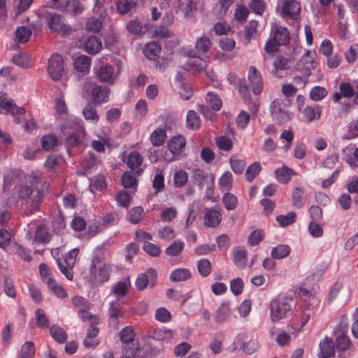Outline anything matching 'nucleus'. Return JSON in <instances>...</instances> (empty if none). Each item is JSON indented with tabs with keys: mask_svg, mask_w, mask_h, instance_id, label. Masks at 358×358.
Masks as SVG:
<instances>
[{
	"mask_svg": "<svg viewBox=\"0 0 358 358\" xmlns=\"http://www.w3.org/2000/svg\"><path fill=\"white\" fill-rule=\"evenodd\" d=\"M41 179L36 175H29L25 180L20 183L16 187L17 196L20 200L31 201V206L25 210L24 214L31 215L34 212L38 210L43 201L44 192L40 188Z\"/></svg>",
	"mask_w": 358,
	"mask_h": 358,
	"instance_id": "f257e3e1",
	"label": "nucleus"
},
{
	"mask_svg": "<svg viewBox=\"0 0 358 358\" xmlns=\"http://www.w3.org/2000/svg\"><path fill=\"white\" fill-rule=\"evenodd\" d=\"M295 308L292 296H278L270 301V317L273 322L290 317Z\"/></svg>",
	"mask_w": 358,
	"mask_h": 358,
	"instance_id": "f03ea898",
	"label": "nucleus"
},
{
	"mask_svg": "<svg viewBox=\"0 0 358 358\" xmlns=\"http://www.w3.org/2000/svg\"><path fill=\"white\" fill-rule=\"evenodd\" d=\"M248 79L250 82V86L249 87L245 84V80L240 81V93L244 96H246L249 92V88L250 87L255 95L259 94L263 90L264 83L261 73L255 66L250 67L248 73Z\"/></svg>",
	"mask_w": 358,
	"mask_h": 358,
	"instance_id": "7ed1b4c3",
	"label": "nucleus"
},
{
	"mask_svg": "<svg viewBox=\"0 0 358 358\" xmlns=\"http://www.w3.org/2000/svg\"><path fill=\"white\" fill-rule=\"evenodd\" d=\"M123 343V350L126 354L136 355L138 350V343L135 341V332L131 327H124L120 333Z\"/></svg>",
	"mask_w": 358,
	"mask_h": 358,
	"instance_id": "20e7f679",
	"label": "nucleus"
},
{
	"mask_svg": "<svg viewBox=\"0 0 358 358\" xmlns=\"http://www.w3.org/2000/svg\"><path fill=\"white\" fill-rule=\"evenodd\" d=\"M47 71L49 76L54 81L61 80L65 73L62 57L59 54H53L48 60Z\"/></svg>",
	"mask_w": 358,
	"mask_h": 358,
	"instance_id": "39448f33",
	"label": "nucleus"
},
{
	"mask_svg": "<svg viewBox=\"0 0 358 358\" xmlns=\"http://www.w3.org/2000/svg\"><path fill=\"white\" fill-rule=\"evenodd\" d=\"M271 112L273 118L281 124L288 122L292 118V113L281 99H275L272 101Z\"/></svg>",
	"mask_w": 358,
	"mask_h": 358,
	"instance_id": "423d86ee",
	"label": "nucleus"
},
{
	"mask_svg": "<svg viewBox=\"0 0 358 358\" xmlns=\"http://www.w3.org/2000/svg\"><path fill=\"white\" fill-rule=\"evenodd\" d=\"M90 279L92 284L97 285L108 281L110 275L111 269L108 265H102L96 268L95 261L93 260L90 266Z\"/></svg>",
	"mask_w": 358,
	"mask_h": 358,
	"instance_id": "0eeeda50",
	"label": "nucleus"
},
{
	"mask_svg": "<svg viewBox=\"0 0 358 358\" xmlns=\"http://www.w3.org/2000/svg\"><path fill=\"white\" fill-rule=\"evenodd\" d=\"M280 15L285 19L297 20L301 12V6L296 0H278Z\"/></svg>",
	"mask_w": 358,
	"mask_h": 358,
	"instance_id": "6e6552de",
	"label": "nucleus"
},
{
	"mask_svg": "<svg viewBox=\"0 0 358 358\" xmlns=\"http://www.w3.org/2000/svg\"><path fill=\"white\" fill-rule=\"evenodd\" d=\"M45 20L50 29L62 35L70 34L71 29L64 23L62 17L56 13H50L45 15Z\"/></svg>",
	"mask_w": 358,
	"mask_h": 358,
	"instance_id": "1a4fd4ad",
	"label": "nucleus"
},
{
	"mask_svg": "<svg viewBox=\"0 0 358 358\" xmlns=\"http://www.w3.org/2000/svg\"><path fill=\"white\" fill-rule=\"evenodd\" d=\"M78 249L74 248L66 254L64 259L66 266H64L59 259L57 260V264L59 270L69 280H73V273L72 271V268L75 265L76 257L78 254Z\"/></svg>",
	"mask_w": 358,
	"mask_h": 358,
	"instance_id": "9d476101",
	"label": "nucleus"
},
{
	"mask_svg": "<svg viewBox=\"0 0 358 358\" xmlns=\"http://www.w3.org/2000/svg\"><path fill=\"white\" fill-rule=\"evenodd\" d=\"M317 53L315 50H306L298 64V69L302 72L304 76L310 75L311 71L316 68L315 61Z\"/></svg>",
	"mask_w": 358,
	"mask_h": 358,
	"instance_id": "9b49d317",
	"label": "nucleus"
},
{
	"mask_svg": "<svg viewBox=\"0 0 358 358\" xmlns=\"http://www.w3.org/2000/svg\"><path fill=\"white\" fill-rule=\"evenodd\" d=\"M110 89L103 85H95L91 90L90 96L92 103L101 105L109 100Z\"/></svg>",
	"mask_w": 358,
	"mask_h": 358,
	"instance_id": "f8f14e48",
	"label": "nucleus"
},
{
	"mask_svg": "<svg viewBox=\"0 0 358 358\" xmlns=\"http://www.w3.org/2000/svg\"><path fill=\"white\" fill-rule=\"evenodd\" d=\"M156 278V271L152 268L148 269L145 273L140 274L137 278L136 288L142 291L148 286L152 287L155 285Z\"/></svg>",
	"mask_w": 358,
	"mask_h": 358,
	"instance_id": "ddd939ff",
	"label": "nucleus"
},
{
	"mask_svg": "<svg viewBox=\"0 0 358 358\" xmlns=\"http://www.w3.org/2000/svg\"><path fill=\"white\" fill-rule=\"evenodd\" d=\"M96 78L101 83L113 85L116 79L114 68L110 64H103L96 71Z\"/></svg>",
	"mask_w": 358,
	"mask_h": 358,
	"instance_id": "4468645a",
	"label": "nucleus"
},
{
	"mask_svg": "<svg viewBox=\"0 0 358 358\" xmlns=\"http://www.w3.org/2000/svg\"><path fill=\"white\" fill-rule=\"evenodd\" d=\"M290 59L282 55H278L273 63L271 69L270 70L271 74L277 78H281L282 76L280 74L281 71L287 70L289 68Z\"/></svg>",
	"mask_w": 358,
	"mask_h": 358,
	"instance_id": "2eb2a0df",
	"label": "nucleus"
},
{
	"mask_svg": "<svg viewBox=\"0 0 358 358\" xmlns=\"http://www.w3.org/2000/svg\"><path fill=\"white\" fill-rule=\"evenodd\" d=\"M0 107L13 115L24 114L25 113L24 108L17 106L10 99L7 97V94L4 92L0 93Z\"/></svg>",
	"mask_w": 358,
	"mask_h": 358,
	"instance_id": "dca6fc26",
	"label": "nucleus"
},
{
	"mask_svg": "<svg viewBox=\"0 0 358 358\" xmlns=\"http://www.w3.org/2000/svg\"><path fill=\"white\" fill-rule=\"evenodd\" d=\"M319 358H330L335 355V346L332 338L326 336L319 344Z\"/></svg>",
	"mask_w": 358,
	"mask_h": 358,
	"instance_id": "f3484780",
	"label": "nucleus"
},
{
	"mask_svg": "<svg viewBox=\"0 0 358 358\" xmlns=\"http://www.w3.org/2000/svg\"><path fill=\"white\" fill-rule=\"evenodd\" d=\"M204 223L206 226L215 228L220 225L222 220V215L218 210L208 209L203 217Z\"/></svg>",
	"mask_w": 358,
	"mask_h": 358,
	"instance_id": "a211bd4d",
	"label": "nucleus"
},
{
	"mask_svg": "<svg viewBox=\"0 0 358 358\" xmlns=\"http://www.w3.org/2000/svg\"><path fill=\"white\" fill-rule=\"evenodd\" d=\"M336 349L338 352V358H345L342 353L351 346V341L347 334H338L335 338Z\"/></svg>",
	"mask_w": 358,
	"mask_h": 358,
	"instance_id": "6ab92c4d",
	"label": "nucleus"
},
{
	"mask_svg": "<svg viewBox=\"0 0 358 358\" xmlns=\"http://www.w3.org/2000/svg\"><path fill=\"white\" fill-rule=\"evenodd\" d=\"M295 175L296 173L294 170L287 166L276 169L275 171L276 180L282 184L288 183L291 180L292 176Z\"/></svg>",
	"mask_w": 358,
	"mask_h": 358,
	"instance_id": "aec40b11",
	"label": "nucleus"
},
{
	"mask_svg": "<svg viewBox=\"0 0 358 358\" xmlns=\"http://www.w3.org/2000/svg\"><path fill=\"white\" fill-rule=\"evenodd\" d=\"M102 48V43L97 36H92L85 42L84 50L89 54L95 55L98 53Z\"/></svg>",
	"mask_w": 358,
	"mask_h": 358,
	"instance_id": "412c9836",
	"label": "nucleus"
},
{
	"mask_svg": "<svg viewBox=\"0 0 358 358\" xmlns=\"http://www.w3.org/2000/svg\"><path fill=\"white\" fill-rule=\"evenodd\" d=\"M273 38L280 45H285L289 42L290 34L286 28L283 27H278L273 31Z\"/></svg>",
	"mask_w": 358,
	"mask_h": 358,
	"instance_id": "4be33fe9",
	"label": "nucleus"
},
{
	"mask_svg": "<svg viewBox=\"0 0 358 358\" xmlns=\"http://www.w3.org/2000/svg\"><path fill=\"white\" fill-rule=\"evenodd\" d=\"M321 107L320 106H307L303 110V116L307 122H312L321 117Z\"/></svg>",
	"mask_w": 358,
	"mask_h": 358,
	"instance_id": "5701e85b",
	"label": "nucleus"
},
{
	"mask_svg": "<svg viewBox=\"0 0 358 358\" xmlns=\"http://www.w3.org/2000/svg\"><path fill=\"white\" fill-rule=\"evenodd\" d=\"M248 252L243 248L238 247L235 249L234 253V262L239 269H243L246 266Z\"/></svg>",
	"mask_w": 358,
	"mask_h": 358,
	"instance_id": "b1692460",
	"label": "nucleus"
},
{
	"mask_svg": "<svg viewBox=\"0 0 358 358\" xmlns=\"http://www.w3.org/2000/svg\"><path fill=\"white\" fill-rule=\"evenodd\" d=\"M186 142L182 136L172 138L168 143L169 150L174 155L180 154L185 148Z\"/></svg>",
	"mask_w": 358,
	"mask_h": 358,
	"instance_id": "393cba45",
	"label": "nucleus"
},
{
	"mask_svg": "<svg viewBox=\"0 0 358 358\" xmlns=\"http://www.w3.org/2000/svg\"><path fill=\"white\" fill-rule=\"evenodd\" d=\"M94 104L93 103H87L83 108L82 113L86 120L96 124L99 122V116Z\"/></svg>",
	"mask_w": 358,
	"mask_h": 358,
	"instance_id": "a878e982",
	"label": "nucleus"
},
{
	"mask_svg": "<svg viewBox=\"0 0 358 358\" xmlns=\"http://www.w3.org/2000/svg\"><path fill=\"white\" fill-rule=\"evenodd\" d=\"M85 135V131L83 128H80L76 131L70 134L66 138V144L69 148H74L82 143V140Z\"/></svg>",
	"mask_w": 358,
	"mask_h": 358,
	"instance_id": "bb28decb",
	"label": "nucleus"
},
{
	"mask_svg": "<svg viewBox=\"0 0 358 358\" xmlns=\"http://www.w3.org/2000/svg\"><path fill=\"white\" fill-rule=\"evenodd\" d=\"M291 248L288 245L280 244L273 248L271 256L274 259H282L289 255Z\"/></svg>",
	"mask_w": 358,
	"mask_h": 358,
	"instance_id": "cd10ccee",
	"label": "nucleus"
},
{
	"mask_svg": "<svg viewBox=\"0 0 358 358\" xmlns=\"http://www.w3.org/2000/svg\"><path fill=\"white\" fill-rule=\"evenodd\" d=\"M233 176L231 172L225 171L220 178L218 185L222 192H229L232 188Z\"/></svg>",
	"mask_w": 358,
	"mask_h": 358,
	"instance_id": "c85d7f7f",
	"label": "nucleus"
},
{
	"mask_svg": "<svg viewBox=\"0 0 358 358\" xmlns=\"http://www.w3.org/2000/svg\"><path fill=\"white\" fill-rule=\"evenodd\" d=\"M108 314L110 322H115L118 318L124 316V312L119 301H113L110 303Z\"/></svg>",
	"mask_w": 358,
	"mask_h": 358,
	"instance_id": "c756f323",
	"label": "nucleus"
},
{
	"mask_svg": "<svg viewBox=\"0 0 358 358\" xmlns=\"http://www.w3.org/2000/svg\"><path fill=\"white\" fill-rule=\"evenodd\" d=\"M160 51V45L155 41L148 43L143 48V52L149 59H155L159 55Z\"/></svg>",
	"mask_w": 358,
	"mask_h": 358,
	"instance_id": "7c9ffc66",
	"label": "nucleus"
},
{
	"mask_svg": "<svg viewBox=\"0 0 358 358\" xmlns=\"http://www.w3.org/2000/svg\"><path fill=\"white\" fill-rule=\"evenodd\" d=\"M292 201L293 205L298 208H301L305 205L306 195L302 188L296 187L293 190Z\"/></svg>",
	"mask_w": 358,
	"mask_h": 358,
	"instance_id": "2f4dec72",
	"label": "nucleus"
},
{
	"mask_svg": "<svg viewBox=\"0 0 358 358\" xmlns=\"http://www.w3.org/2000/svg\"><path fill=\"white\" fill-rule=\"evenodd\" d=\"M231 308L229 302H223L217 308L215 315V320L217 322H222L227 319L230 315Z\"/></svg>",
	"mask_w": 358,
	"mask_h": 358,
	"instance_id": "473e14b6",
	"label": "nucleus"
},
{
	"mask_svg": "<svg viewBox=\"0 0 358 358\" xmlns=\"http://www.w3.org/2000/svg\"><path fill=\"white\" fill-rule=\"evenodd\" d=\"M259 22L256 20L250 21L245 27V39L247 43H249L252 39L257 36V28Z\"/></svg>",
	"mask_w": 358,
	"mask_h": 358,
	"instance_id": "72a5a7b5",
	"label": "nucleus"
},
{
	"mask_svg": "<svg viewBox=\"0 0 358 358\" xmlns=\"http://www.w3.org/2000/svg\"><path fill=\"white\" fill-rule=\"evenodd\" d=\"M166 139V133L164 129L157 128L150 135V141L153 145L160 146Z\"/></svg>",
	"mask_w": 358,
	"mask_h": 358,
	"instance_id": "f704fd0d",
	"label": "nucleus"
},
{
	"mask_svg": "<svg viewBox=\"0 0 358 358\" xmlns=\"http://www.w3.org/2000/svg\"><path fill=\"white\" fill-rule=\"evenodd\" d=\"M91 59L89 57L82 55L78 57L74 62L73 66L76 70L80 72H86L90 68Z\"/></svg>",
	"mask_w": 358,
	"mask_h": 358,
	"instance_id": "c9c22d12",
	"label": "nucleus"
},
{
	"mask_svg": "<svg viewBox=\"0 0 358 358\" xmlns=\"http://www.w3.org/2000/svg\"><path fill=\"white\" fill-rule=\"evenodd\" d=\"M214 180L215 177L213 176H203V185L205 182L207 183V187L206 189V194L203 197L204 199L216 201L217 196H213V187H214Z\"/></svg>",
	"mask_w": 358,
	"mask_h": 358,
	"instance_id": "e433bc0d",
	"label": "nucleus"
},
{
	"mask_svg": "<svg viewBox=\"0 0 358 358\" xmlns=\"http://www.w3.org/2000/svg\"><path fill=\"white\" fill-rule=\"evenodd\" d=\"M206 108L213 110H219L222 107V101L219 96L212 92H208L206 97Z\"/></svg>",
	"mask_w": 358,
	"mask_h": 358,
	"instance_id": "4c0bfd02",
	"label": "nucleus"
},
{
	"mask_svg": "<svg viewBox=\"0 0 358 358\" xmlns=\"http://www.w3.org/2000/svg\"><path fill=\"white\" fill-rule=\"evenodd\" d=\"M143 162V157L140 153L136 151H132L129 153L127 164L129 169L134 170L138 168Z\"/></svg>",
	"mask_w": 358,
	"mask_h": 358,
	"instance_id": "58836bf2",
	"label": "nucleus"
},
{
	"mask_svg": "<svg viewBox=\"0 0 358 358\" xmlns=\"http://www.w3.org/2000/svg\"><path fill=\"white\" fill-rule=\"evenodd\" d=\"M50 333L52 337L59 343H64L67 339V334L64 329L57 325L51 326Z\"/></svg>",
	"mask_w": 358,
	"mask_h": 358,
	"instance_id": "ea45409f",
	"label": "nucleus"
},
{
	"mask_svg": "<svg viewBox=\"0 0 358 358\" xmlns=\"http://www.w3.org/2000/svg\"><path fill=\"white\" fill-rule=\"evenodd\" d=\"M189 59L187 62V66L189 70L199 72L201 71V58L196 55L194 50H190L188 53Z\"/></svg>",
	"mask_w": 358,
	"mask_h": 358,
	"instance_id": "a19ab883",
	"label": "nucleus"
},
{
	"mask_svg": "<svg viewBox=\"0 0 358 358\" xmlns=\"http://www.w3.org/2000/svg\"><path fill=\"white\" fill-rule=\"evenodd\" d=\"M262 166L259 162H254L251 164L246 169L245 179L249 182H252L255 177L260 173Z\"/></svg>",
	"mask_w": 358,
	"mask_h": 358,
	"instance_id": "79ce46f5",
	"label": "nucleus"
},
{
	"mask_svg": "<svg viewBox=\"0 0 358 358\" xmlns=\"http://www.w3.org/2000/svg\"><path fill=\"white\" fill-rule=\"evenodd\" d=\"M296 215L294 212H289L286 215H280L276 217V221L282 227H285L296 222Z\"/></svg>",
	"mask_w": 358,
	"mask_h": 358,
	"instance_id": "37998d69",
	"label": "nucleus"
},
{
	"mask_svg": "<svg viewBox=\"0 0 358 358\" xmlns=\"http://www.w3.org/2000/svg\"><path fill=\"white\" fill-rule=\"evenodd\" d=\"M222 202L224 208L227 210H234L238 206V200L236 196L229 192H226V193L223 195Z\"/></svg>",
	"mask_w": 358,
	"mask_h": 358,
	"instance_id": "c03bdc74",
	"label": "nucleus"
},
{
	"mask_svg": "<svg viewBox=\"0 0 358 358\" xmlns=\"http://www.w3.org/2000/svg\"><path fill=\"white\" fill-rule=\"evenodd\" d=\"M58 139L54 134L44 135L41 138L42 148L45 150H50L57 146Z\"/></svg>",
	"mask_w": 358,
	"mask_h": 358,
	"instance_id": "a18cd8bd",
	"label": "nucleus"
},
{
	"mask_svg": "<svg viewBox=\"0 0 358 358\" xmlns=\"http://www.w3.org/2000/svg\"><path fill=\"white\" fill-rule=\"evenodd\" d=\"M327 90L321 86L313 87L309 93V97L314 101H320L327 95Z\"/></svg>",
	"mask_w": 358,
	"mask_h": 358,
	"instance_id": "49530a36",
	"label": "nucleus"
},
{
	"mask_svg": "<svg viewBox=\"0 0 358 358\" xmlns=\"http://www.w3.org/2000/svg\"><path fill=\"white\" fill-rule=\"evenodd\" d=\"M191 278L190 271L187 268H178L173 271L171 275V280L173 282L186 280Z\"/></svg>",
	"mask_w": 358,
	"mask_h": 358,
	"instance_id": "de8ad7c7",
	"label": "nucleus"
},
{
	"mask_svg": "<svg viewBox=\"0 0 358 358\" xmlns=\"http://www.w3.org/2000/svg\"><path fill=\"white\" fill-rule=\"evenodd\" d=\"M144 217V210L141 206L133 208L129 211V220L133 224L139 223Z\"/></svg>",
	"mask_w": 358,
	"mask_h": 358,
	"instance_id": "09e8293b",
	"label": "nucleus"
},
{
	"mask_svg": "<svg viewBox=\"0 0 358 358\" xmlns=\"http://www.w3.org/2000/svg\"><path fill=\"white\" fill-rule=\"evenodd\" d=\"M184 246L183 242L176 241L166 248L165 253L170 256H178L182 251Z\"/></svg>",
	"mask_w": 358,
	"mask_h": 358,
	"instance_id": "8fccbe9b",
	"label": "nucleus"
},
{
	"mask_svg": "<svg viewBox=\"0 0 358 358\" xmlns=\"http://www.w3.org/2000/svg\"><path fill=\"white\" fill-rule=\"evenodd\" d=\"M187 126L192 129H199L200 118L194 110H189L187 115Z\"/></svg>",
	"mask_w": 358,
	"mask_h": 358,
	"instance_id": "3c124183",
	"label": "nucleus"
},
{
	"mask_svg": "<svg viewBox=\"0 0 358 358\" xmlns=\"http://www.w3.org/2000/svg\"><path fill=\"white\" fill-rule=\"evenodd\" d=\"M31 35L30 29L25 26H22L17 29L15 36L20 43H26Z\"/></svg>",
	"mask_w": 358,
	"mask_h": 358,
	"instance_id": "603ef678",
	"label": "nucleus"
},
{
	"mask_svg": "<svg viewBox=\"0 0 358 358\" xmlns=\"http://www.w3.org/2000/svg\"><path fill=\"white\" fill-rule=\"evenodd\" d=\"M216 145L220 150L227 152L231 150L233 143L228 136H221L217 138Z\"/></svg>",
	"mask_w": 358,
	"mask_h": 358,
	"instance_id": "864d4df0",
	"label": "nucleus"
},
{
	"mask_svg": "<svg viewBox=\"0 0 358 358\" xmlns=\"http://www.w3.org/2000/svg\"><path fill=\"white\" fill-rule=\"evenodd\" d=\"M35 353V347L33 343L27 341L22 346L20 358H31Z\"/></svg>",
	"mask_w": 358,
	"mask_h": 358,
	"instance_id": "5fc2aeb1",
	"label": "nucleus"
},
{
	"mask_svg": "<svg viewBox=\"0 0 358 358\" xmlns=\"http://www.w3.org/2000/svg\"><path fill=\"white\" fill-rule=\"evenodd\" d=\"M229 163L232 171L236 174L238 175L243 173V170L246 166V163L244 160L236 158H230Z\"/></svg>",
	"mask_w": 358,
	"mask_h": 358,
	"instance_id": "6e6d98bb",
	"label": "nucleus"
},
{
	"mask_svg": "<svg viewBox=\"0 0 358 358\" xmlns=\"http://www.w3.org/2000/svg\"><path fill=\"white\" fill-rule=\"evenodd\" d=\"M122 185L124 188H132L136 185V178L129 171L125 172L121 178Z\"/></svg>",
	"mask_w": 358,
	"mask_h": 358,
	"instance_id": "4d7b16f0",
	"label": "nucleus"
},
{
	"mask_svg": "<svg viewBox=\"0 0 358 358\" xmlns=\"http://www.w3.org/2000/svg\"><path fill=\"white\" fill-rule=\"evenodd\" d=\"M36 317L37 325L40 328L46 329L49 327V320L43 310L38 309L36 311Z\"/></svg>",
	"mask_w": 358,
	"mask_h": 358,
	"instance_id": "13d9d810",
	"label": "nucleus"
},
{
	"mask_svg": "<svg viewBox=\"0 0 358 358\" xmlns=\"http://www.w3.org/2000/svg\"><path fill=\"white\" fill-rule=\"evenodd\" d=\"M152 187L156 190V194L162 191L164 188V177L162 171H158L152 180Z\"/></svg>",
	"mask_w": 358,
	"mask_h": 358,
	"instance_id": "bf43d9fd",
	"label": "nucleus"
},
{
	"mask_svg": "<svg viewBox=\"0 0 358 358\" xmlns=\"http://www.w3.org/2000/svg\"><path fill=\"white\" fill-rule=\"evenodd\" d=\"M50 289L59 298L64 299L67 297V293L64 287L59 285L55 280L52 282L48 284Z\"/></svg>",
	"mask_w": 358,
	"mask_h": 358,
	"instance_id": "052dcab7",
	"label": "nucleus"
},
{
	"mask_svg": "<svg viewBox=\"0 0 358 358\" xmlns=\"http://www.w3.org/2000/svg\"><path fill=\"white\" fill-rule=\"evenodd\" d=\"M250 120V115L245 111H241L236 117V123L238 128L244 129L248 125Z\"/></svg>",
	"mask_w": 358,
	"mask_h": 358,
	"instance_id": "680f3d73",
	"label": "nucleus"
},
{
	"mask_svg": "<svg viewBox=\"0 0 358 358\" xmlns=\"http://www.w3.org/2000/svg\"><path fill=\"white\" fill-rule=\"evenodd\" d=\"M90 309H82L78 311V317L83 322H90L91 324H97L99 320L96 316L92 315L88 310Z\"/></svg>",
	"mask_w": 358,
	"mask_h": 358,
	"instance_id": "e2e57ef3",
	"label": "nucleus"
},
{
	"mask_svg": "<svg viewBox=\"0 0 358 358\" xmlns=\"http://www.w3.org/2000/svg\"><path fill=\"white\" fill-rule=\"evenodd\" d=\"M243 281L241 278L233 279L230 282V289L236 295H240L243 290Z\"/></svg>",
	"mask_w": 358,
	"mask_h": 358,
	"instance_id": "0e129e2a",
	"label": "nucleus"
},
{
	"mask_svg": "<svg viewBox=\"0 0 358 358\" xmlns=\"http://www.w3.org/2000/svg\"><path fill=\"white\" fill-rule=\"evenodd\" d=\"M66 9L71 13L78 15L81 13L83 8L78 0H68L66 4Z\"/></svg>",
	"mask_w": 358,
	"mask_h": 358,
	"instance_id": "69168bd1",
	"label": "nucleus"
},
{
	"mask_svg": "<svg viewBox=\"0 0 358 358\" xmlns=\"http://www.w3.org/2000/svg\"><path fill=\"white\" fill-rule=\"evenodd\" d=\"M39 271L43 281L47 285L52 282L54 279L51 277V273L49 266L45 264H41Z\"/></svg>",
	"mask_w": 358,
	"mask_h": 358,
	"instance_id": "338daca9",
	"label": "nucleus"
},
{
	"mask_svg": "<svg viewBox=\"0 0 358 358\" xmlns=\"http://www.w3.org/2000/svg\"><path fill=\"white\" fill-rule=\"evenodd\" d=\"M250 8L253 13L262 15L265 10L266 4L263 0H252Z\"/></svg>",
	"mask_w": 358,
	"mask_h": 358,
	"instance_id": "774afa93",
	"label": "nucleus"
}]
</instances>
